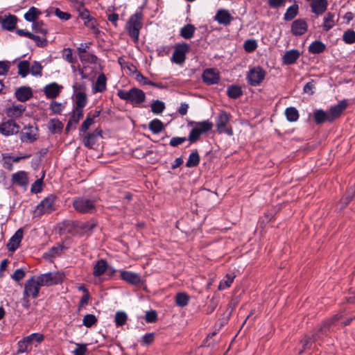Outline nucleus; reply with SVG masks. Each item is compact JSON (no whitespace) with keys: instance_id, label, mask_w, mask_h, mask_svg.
I'll return each instance as SVG.
<instances>
[{"instance_id":"obj_27","label":"nucleus","mask_w":355,"mask_h":355,"mask_svg":"<svg viewBox=\"0 0 355 355\" xmlns=\"http://www.w3.org/2000/svg\"><path fill=\"white\" fill-rule=\"evenodd\" d=\"M12 184L26 187L28 184V174L26 171H20L12 175Z\"/></svg>"},{"instance_id":"obj_12","label":"nucleus","mask_w":355,"mask_h":355,"mask_svg":"<svg viewBox=\"0 0 355 355\" xmlns=\"http://www.w3.org/2000/svg\"><path fill=\"white\" fill-rule=\"evenodd\" d=\"M19 130L20 126L13 119H8L0 123V132L4 136L16 135Z\"/></svg>"},{"instance_id":"obj_11","label":"nucleus","mask_w":355,"mask_h":355,"mask_svg":"<svg viewBox=\"0 0 355 355\" xmlns=\"http://www.w3.org/2000/svg\"><path fill=\"white\" fill-rule=\"evenodd\" d=\"M40 289V286L35 279V277H31L25 284L24 291V297H32L33 298H37L39 295Z\"/></svg>"},{"instance_id":"obj_13","label":"nucleus","mask_w":355,"mask_h":355,"mask_svg":"<svg viewBox=\"0 0 355 355\" xmlns=\"http://www.w3.org/2000/svg\"><path fill=\"white\" fill-rule=\"evenodd\" d=\"M348 102L346 99H343L339 101L337 105L331 106L327 112L330 118V123H332L336 119H338L346 110Z\"/></svg>"},{"instance_id":"obj_16","label":"nucleus","mask_w":355,"mask_h":355,"mask_svg":"<svg viewBox=\"0 0 355 355\" xmlns=\"http://www.w3.org/2000/svg\"><path fill=\"white\" fill-rule=\"evenodd\" d=\"M202 78L203 82L208 85L217 84L220 80L219 73L213 68L204 70Z\"/></svg>"},{"instance_id":"obj_7","label":"nucleus","mask_w":355,"mask_h":355,"mask_svg":"<svg viewBox=\"0 0 355 355\" xmlns=\"http://www.w3.org/2000/svg\"><path fill=\"white\" fill-rule=\"evenodd\" d=\"M266 72L260 66L251 68L246 76L247 82L252 87H257L261 85L265 79Z\"/></svg>"},{"instance_id":"obj_53","label":"nucleus","mask_w":355,"mask_h":355,"mask_svg":"<svg viewBox=\"0 0 355 355\" xmlns=\"http://www.w3.org/2000/svg\"><path fill=\"white\" fill-rule=\"evenodd\" d=\"M63 128V124L58 119H51L49 123V130L51 132L55 133L58 132H61Z\"/></svg>"},{"instance_id":"obj_17","label":"nucleus","mask_w":355,"mask_h":355,"mask_svg":"<svg viewBox=\"0 0 355 355\" xmlns=\"http://www.w3.org/2000/svg\"><path fill=\"white\" fill-rule=\"evenodd\" d=\"M308 30V24L305 19H297L293 21L291 24V33L295 36H301Z\"/></svg>"},{"instance_id":"obj_4","label":"nucleus","mask_w":355,"mask_h":355,"mask_svg":"<svg viewBox=\"0 0 355 355\" xmlns=\"http://www.w3.org/2000/svg\"><path fill=\"white\" fill-rule=\"evenodd\" d=\"M74 209L83 214H94L96 211L95 201L85 197L76 198L73 201Z\"/></svg>"},{"instance_id":"obj_49","label":"nucleus","mask_w":355,"mask_h":355,"mask_svg":"<svg viewBox=\"0 0 355 355\" xmlns=\"http://www.w3.org/2000/svg\"><path fill=\"white\" fill-rule=\"evenodd\" d=\"M79 59L81 62L86 64H96L98 61V58L91 53H86L83 55H80Z\"/></svg>"},{"instance_id":"obj_42","label":"nucleus","mask_w":355,"mask_h":355,"mask_svg":"<svg viewBox=\"0 0 355 355\" xmlns=\"http://www.w3.org/2000/svg\"><path fill=\"white\" fill-rule=\"evenodd\" d=\"M285 116L288 121L295 122L299 119L298 110L295 107H288L285 110Z\"/></svg>"},{"instance_id":"obj_29","label":"nucleus","mask_w":355,"mask_h":355,"mask_svg":"<svg viewBox=\"0 0 355 355\" xmlns=\"http://www.w3.org/2000/svg\"><path fill=\"white\" fill-rule=\"evenodd\" d=\"M37 139V128L33 126H27L24 128V132H22V141L33 142Z\"/></svg>"},{"instance_id":"obj_26","label":"nucleus","mask_w":355,"mask_h":355,"mask_svg":"<svg viewBox=\"0 0 355 355\" xmlns=\"http://www.w3.org/2000/svg\"><path fill=\"white\" fill-rule=\"evenodd\" d=\"M327 6V0H312L310 3L311 12L318 16L324 13Z\"/></svg>"},{"instance_id":"obj_64","label":"nucleus","mask_w":355,"mask_h":355,"mask_svg":"<svg viewBox=\"0 0 355 355\" xmlns=\"http://www.w3.org/2000/svg\"><path fill=\"white\" fill-rule=\"evenodd\" d=\"M185 141H187L185 137H173L171 139L169 145L172 147H177L183 144Z\"/></svg>"},{"instance_id":"obj_52","label":"nucleus","mask_w":355,"mask_h":355,"mask_svg":"<svg viewBox=\"0 0 355 355\" xmlns=\"http://www.w3.org/2000/svg\"><path fill=\"white\" fill-rule=\"evenodd\" d=\"M165 109V104L163 101L157 100L151 104V111L155 114H159L162 113Z\"/></svg>"},{"instance_id":"obj_1","label":"nucleus","mask_w":355,"mask_h":355,"mask_svg":"<svg viewBox=\"0 0 355 355\" xmlns=\"http://www.w3.org/2000/svg\"><path fill=\"white\" fill-rule=\"evenodd\" d=\"M117 96L133 105H139L146 101V94L140 89L133 87L129 90L119 89Z\"/></svg>"},{"instance_id":"obj_21","label":"nucleus","mask_w":355,"mask_h":355,"mask_svg":"<svg viewBox=\"0 0 355 355\" xmlns=\"http://www.w3.org/2000/svg\"><path fill=\"white\" fill-rule=\"evenodd\" d=\"M18 22V18L15 15L8 14L4 15L1 19V26L2 29L12 31L16 28L17 24Z\"/></svg>"},{"instance_id":"obj_5","label":"nucleus","mask_w":355,"mask_h":355,"mask_svg":"<svg viewBox=\"0 0 355 355\" xmlns=\"http://www.w3.org/2000/svg\"><path fill=\"white\" fill-rule=\"evenodd\" d=\"M56 196L50 194L44 198L34 210V216H39L44 214H49L54 211L55 208Z\"/></svg>"},{"instance_id":"obj_9","label":"nucleus","mask_w":355,"mask_h":355,"mask_svg":"<svg viewBox=\"0 0 355 355\" xmlns=\"http://www.w3.org/2000/svg\"><path fill=\"white\" fill-rule=\"evenodd\" d=\"M44 339L43 334L40 333H33L28 336L24 337L22 340H19L17 343L18 349L17 353H24L28 351V347L33 343L37 342L42 343Z\"/></svg>"},{"instance_id":"obj_41","label":"nucleus","mask_w":355,"mask_h":355,"mask_svg":"<svg viewBox=\"0 0 355 355\" xmlns=\"http://www.w3.org/2000/svg\"><path fill=\"white\" fill-rule=\"evenodd\" d=\"M107 78L104 73L98 75L94 87V92H103L106 89Z\"/></svg>"},{"instance_id":"obj_2","label":"nucleus","mask_w":355,"mask_h":355,"mask_svg":"<svg viewBox=\"0 0 355 355\" xmlns=\"http://www.w3.org/2000/svg\"><path fill=\"white\" fill-rule=\"evenodd\" d=\"M142 19V13L137 12L130 17L125 24V30L135 42L139 40V32L143 26Z\"/></svg>"},{"instance_id":"obj_62","label":"nucleus","mask_w":355,"mask_h":355,"mask_svg":"<svg viewBox=\"0 0 355 355\" xmlns=\"http://www.w3.org/2000/svg\"><path fill=\"white\" fill-rule=\"evenodd\" d=\"M87 352V345L78 343L73 353L74 355H85Z\"/></svg>"},{"instance_id":"obj_51","label":"nucleus","mask_w":355,"mask_h":355,"mask_svg":"<svg viewBox=\"0 0 355 355\" xmlns=\"http://www.w3.org/2000/svg\"><path fill=\"white\" fill-rule=\"evenodd\" d=\"M127 314L123 311H117L115 314L114 322L116 327H121L126 322Z\"/></svg>"},{"instance_id":"obj_30","label":"nucleus","mask_w":355,"mask_h":355,"mask_svg":"<svg viewBox=\"0 0 355 355\" xmlns=\"http://www.w3.org/2000/svg\"><path fill=\"white\" fill-rule=\"evenodd\" d=\"M107 269H108L107 261L101 259L98 260L94 266L92 274L94 277H98L103 275L107 271Z\"/></svg>"},{"instance_id":"obj_35","label":"nucleus","mask_w":355,"mask_h":355,"mask_svg":"<svg viewBox=\"0 0 355 355\" xmlns=\"http://www.w3.org/2000/svg\"><path fill=\"white\" fill-rule=\"evenodd\" d=\"M334 17L335 15L333 12H328L325 14L322 24V28L324 31H329L336 25Z\"/></svg>"},{"instance_id":"obj_57","label":"nucleus","mask_w":355,"mask_h":355,"mask_svg":"<svg viewBox=\"0 0 355 355\" xmlns=\"http://www.w3.org/2000/svg\"><path fill=\"white\" fill-rule=\"evenodd\" d=\"M243 47L246 52L251 53L257 48V43L254 40H248L245 42Z\"/></svg>"},{"instance_id":"obj_24","label":"nucleus","mask_w":355,"mask_h":355,"mask_svg":"<svg viewBox=\"0 0 355 355\" xmlns=\"http://www.w3.org/2000/svg\"><path fill=\"white\" fill-rule=\"evenodd\" d=\"M62 86L56 83H52L46 85L44 88V92L46 97L49 99H53L58 96L61 92Z\"/></svg>"},{"instance_id":"obj_44","label":"nucleus","mask_w":355,"mask_h":355,"mask_svg":"<svg viewBox=\"0 0 355 355\" xmlns=\"http://www.w3.org/2000/svg\"><path fill=\"white\" fill-rule=\"evenodd\" d=\"M196 31V28L193 25L191 24H188L184 26L180 30V35L186 39L189 40L193 37L194 33Z\"/></svg>"},{"instance_id":"obj_25","label":"nucleus","mask_w":355,"mask_h":355,"mask_svg":"<svg viewBox=\"0 0 355 355\" xmlns=\"http://www.w3.org/2000/svg\"><path fill=\"white\" fill-rule=\"evenodd\" d=\"M233 19V17L230 15L229 11L225 9L218 10L214 17V20H216L219 24H222L223 26L230 25Z\"/></svg>"},{"instance_id":"obj_36","label":"nucleus","mask_w":355,"mask_h":355,"mask_svg":"<svg viewBox=\"0 0 355 355\" xmlns=\"http://www.w3.org/2000/svg\"><path fill=\"white\" fill-rule=\"evenodd\" d=\"M40 15H42L41 10L34 6H32L24 14V17L27 21L34 23L37 21V19Z\"/></svg>"},{"instance_id":"obj_22","label":"nucleus","mask_w":355,"mask_h":355,"mask_svg":"<svg viewBox=\"0 0 355 355\" xmlns=\"http://www.w3.org/2000/svg\"><path fill=\"white\" fill-rule=\"evenodd\" d=\"M33 96V90L28 86L19 87L15 92V98L20 102H26L31 99Z\"/></svg>"},{"instance_id":"obj_60","label":"nucleus","mask_w":355,"mask_h":355,"mask_svg":"<svg viewBox=\"0 0 355 355\" xmlns=\"http://www.w3.org/2000/svg\"><path fill=\"white\" fill-rule=\"evenodd\" d=\"M31 40H33L36 45L40 47H44L48 44V41L45 37H42L33 33L31 37Z\"/></svg>"},{"instance_id":"obj_3","label":"nucleus","mask_w":355,"mask_h":355,"mask_svg":"<svg viewBox=\"0 0 355 355\" xmlns=\"http://www.w3.org/2000/svg\"><path fill=\"white\" fill-rule=\"evenodd\" d=\"M189 125L194 127L189 132L188 140L190 144L196 143L199 140L200 135L210 131L213 128V123L209 120H205L201 122L191 121Z\"/></svg>"},{"instance_id":"obj_8","label":"nucleus","mask_w":355,"mask_h":355,"mask_svg":"<svg viewBox=\"0 0 355 355\" xmlns=\"http://www.w3.org/2000/svg\"><path fill=\"white\" fill-rule=\"evenodd\" d=\"M35 279L41 287L58 284L62 282L63 277L58 272H47L35 277Z\"/></svg>"},{"instance_id":"obj_37","label":"nucleus","mask_w":355,"mask_h":355,"mask_svg":"<svg viewBox=\"0 0 355 355\" xmlns=\"http://www.w3.org/2000/svg\"><path fill=\"white\" fill-rule=\"evenodd\" d=\"M309 52L312 54H320L326 49V45L320 40L313 42L308 48Z\"/></svg>"},{"instance_id":"obj_14","label":"nucleus","mask_w":355,"mask_h":355,"mask_svg":"<svg viewBox=\"0 0 355 355\" xmlns=\"http://www.w3.org/2000/svg\"><path fill=\"white\" fill-rule=\"evenodd\" d=\"M341 315L336 314L332 316L331 318L324 320L318 330L315 331V333L319 334L320 336V339H322L323 336L327 335V334L330 331L331 326L334 325L336 322L341 319Z\"/></svg>"},{"instance_id":"obj_40","label":"nucleus","mask_w":355,"mask_h":355,"mask_svg":"<svg viewBox=\"0 0 355 355\" xmlns=\"http://www.w3.org/2000/svg\"><path fill=\"white\" fill-rule=\"evenodd\" d=\"M298 12L299 6L295 3L287 8L284 15V19L285 21H291L298 15Z\"/></svg>"},{"instance_id":"obj_19","label":"nucleus","mask_w":355,"mask_h":355,"mask_svg":"<svg viewBox=\"0 0 355 355\" xmlns=\"http://www.w3.org/2000/svg\"><path fill=\"white\" fill-rule=\"evenodd\" d=\"M100 114L101 110H95L93 113L89 112L79 128V135H82L86 133L89 127L94 123V119L98 117Z\"/></svg>"},{"instance_id":"obj_32","label":"nucleus","mask_w":355,"mask_h":355,"mask_svg":"<svg viewBox=\"0 0 355 355\" xmlns=\"http://www.w3.org/2000/svg\"><path fill=\"white\" fill-rule=\"evenodd\" d=\"M75 106L73 108L83 110L87 103V97L84 92H78L75 94Z\"/></svg>"},{"instance_id":"obj_63","label":"nucleus","mask_w":355,"mask_h":355,"mask_svg":"<svg viewBox=\"0 0 355 355\" xmlns=\"http://www.w3.org/2000/svg\"><path fill=\"white\" fill-rule=\"evenodd\" d=\"M157 319V312L154 310H150L146 311L145 315V320L148 323H153L156 322Z\"/></svg>"},{"instance_id":"obj_20","label":"nucleus","mask_w":355,"mask_h":355,"mask_svg":"<svg viewBox=\"0 0 355 355\" xmlns=\"http://www.w3.org/2000/svg\"><path fill=\"white\" fill-rule=\"evenodd\" d=\"M120 277L122 280L132 285H139L142 283L141 276L135 272L126 270H120Z\"/></svg>"},{"instance_id":"obj_50","label":"nucleus","mask_w":355,"mask_h":355,"mask_svg":"<svg viewBox=\"0 0 355 355\" xmlns=\"http://www.w3.org/2000/svg\"><path fill=\"white\" fill-rule=\"evenodd\" d=\"M97 322V318L93 314H87L83 319V324L87 328L96 325Z\"/></svg>"},{"instance_id":"obj_55","label":"nucleus","mask_w":355,"mask_h":355,"mask_svg":"<svg viewBox=\"0 0 355 355\" xmlns=\"http://www.w3.org/2000/svg\"><path fill=\"white\" fill-rule=\"evenodd\" d=\"M72 49L70 48L64 49L62 51V58L71 64L76 62V58L73 56Z\"/></svg>"},{"instance_id":"obj_56","label":"nucleus","mask_w":355,"mask_h":355,"mask_svg":"<svg viewBox=\"0 0 355 355\" xmlns=\"http://www.w3.org/2000/svg\"><path fill=\"white\" fill-rule=\"evenodd\" d=\"M96 226V222L94 220L82 223L80 229L84 232H91Z\"/></svg>"},{"instance_id":"obj_23","label":"nucleus","mask_w":355,"mask_h":355,"mask_svg":"<svg viewBox=\"0 0 355 355\" xmlns=\"http://www.w3.org/2000/svg\"><path fill=\"white\" fill-rule=\"evenodd\" d=\"M23 230L19 228L17 230L14 235L10 239L7 243V248L10 252H15L19 246V244L23 239Z\"/></svg>"},{"instance_id":"obj_18","label":"nucleus","mask_w":355,"mask_h":355,"mask_svg":"<svg viewBox=\"0 0 355 355\" xmlns=\"http://www.w3.org/2000/svg\"><path fill=\"white\" fill-rule=\"evenodd\" d=\"M83 116V110L73 108L65 128V132H69L71 130L75 129L76 124Z\"/></svg>"},{"instance_id":"obj_45","label":"nucleus","mask_w":355,"mask_h":355,"mask_svg":"<svg viewBox=\"0 0 355 355\" xmlns=\"http://www.w3.org/2000/svg\"><path fill=\"white\" fill-rule=\"evenodd\" d=\"M190 297L186 293H178L175 295V304L180 307L187 306L189 302Z\"/></svg>"},{"instance_id":"obj_59","label":"nucleus","mask_w":355,"mask_h":355,"mask_svg":"<svg viewBox=\"0 0 355 355\" xmlns=\"http://www.w3.org/2000/svg\"><path fill=\"white\" fill-rule=\"evenodd\" d=\"M64 106L62 103H58L57 101H53L50 103L49 109L51 110V112L54 114H61V112L62 111Z\"/></svg>"},{"instance_id":"obj_61","label":"nucleus","mask_w":355,"mask_h":355,"mask_svg":"<svg viewBox=\"0 0 355 355\" xmlns=\"http://www.w3.org/2000/svg\"><path fill=\"white\" fill-rule=\"evenodd\" d=\"M64 247L62 245H59L58 246H53L50 248L46 253L48 256L50 257H55L56 256L60 255Z\"/></svg>"},{"instance_id":"obj_6","label":"nucleus","mask_w":355,"mask_h":355,"mask_svg":"<svg viewBox=\"0 0 355 355\" xmlns=\"http://www.w3.org/2000/svg\"><path fill=\"white\" fill-rule=\"evenodd\" d=\"M231 119V114L227 112L222 111L218 114L216 121L217 132L219 134L225 133L229 136L233 135L232 126H227Z\"/></svg>"},{"instance_id":"obj_31","label":"nucleus","mask_w":355,"mask_h":355,"mask_svg":"<svg viewBox=\"0 0 355 355\" xmlns=\"http://www.w3.org/2000/svg\"><path fill=\"white\" fill-rule=\"evenodd\" d=\"M313 116L314 121L317 125H321L324 122L330 123V118L329 116L328 112L324 111L323 110H315L313 113Z\"/></svg>"},{"instance_id":"obj_34","label":"nucleus","mask_w":355,"mask_h":355,"mask_svg":"<svg viewBox=\"0 0 355 355\" xmlns=\"http://www.w3.org/2000/svg\"><path fill=\"white\" fill-rule=\"evenodd\" d=\"M70 1L73 3V6L78 12V16L82 19L89 17L90 12L89 10L85 7L84 3L82 1H80L79 0H70Z\"/></svg>"},{"instance_id":"obj_46","label":"nucleus","mask_w":355,"mask_h":355,"mask_svg":"<svg viewBox=\"0 0 355 355\" xmlns=\"http://www.w3.org/2000/svg\"><path fill=\"white\" fill-rule=\"evenodd\" d=\"M148 128L153 133L158 134L164 129V124L159 119H155L149 123Z\"/></svg>"},{"instance_id":"obj_39","label":"nucleus","mask_w":355,"mask_h":355,"mask_svg":"<svg viewBox=\"0 0 355 355\" xmlns=\"http://www.w3.org/2000/svg\"><path fill=\"white\" fill-rule=\"evenodd\" d=\"M318 340H320V336L318 333L313 332L311 336H305L304 338L301 340L303 349L300 352L306 350L308 348H310L312 343L315 342Z\"/></svg>"},{"instance_id":"obj_33","label":"nucleus","mask_w":355,"mask_h":355,"mask_svg":"<svg viewBox=\"0 0 355 355\" xmlns=\"http://www.w3.org/2000/svg\"><path fill=\"white\" fill-rule=\"evenodd\" d=\"M25 110L26 107L23 105H12L6 109V114L8 117H19Z\"/></svg>"},{"instance_id":"obj_10","label":"nucleus","mask_w":355,"mask_h":355,"mask_svg":"<svg viewBox=\"0 0 355 355\" xmlns=\"http://www.w3.org/2000/svg\"><path fill=\"white\" fill-rule=\"evenodd\" d=\"M190 51V46L187 43H178L175 45V51L171 61L178 64H182L186 60V55Z\"/></svg>"},{"instance_id":"obj_58","label":"nucleus","mask_w":355,"mask_h":355,"mask_svg":"<svg viewBox=\"0 0 355 355\" xmlns=\"http://www.w3.org/2000/svg\"><path fill=\"white\" fill-rule=\"evenodd\" d=\"M42 68L43 67L40 62L35 61L30 67V71L33 76H41Z\"/></svg>"},{"instance_id":"obj_48","label":"nucleus","mask_w":355,"mask_h":355,"mask_svg":"<svg viewBox=\"0 0 355 355\" xmlns=\"http://www.w3.org/2000/svg\"><path fill=\"white\" fill-rule=\"evenodd\" d=\"M32 28L35 33H40L44 37L48 33V30L46 27V25L42 20H39L33 23Z\"/></svg>"},{"instance_id":"obj_28","label":"nucleus","mask_w":355,"mask_h":355,"mask_svg":"<svg viewBox=\"0 0 355 355\" xmlns=\"http://www.w3.org/2000/svg\"><path fill=\"white\" fill-rule=\"evenodd\" d=\"M300 53L297 49L286 51L282 57V62L286 65L293 64L299 59Z\"/></svg>"},{"instance_id":"obj_47","label":"nucleus","mask_w":355,"mask_h":355,"mask_svg":"<svg viewBox=\"0 0 355 355\" xmlns=\"http://www.w3.org/2000/svg\"><path fill=\"white\" fill-rule=\"evenodd\" d=\"M18 74L25 78L30 71V64L27 60L20 61L17 64Z\"/></svg>"},{"instance_id":"obj_38","label":"nucleus","mask_w":355,"mask_h":355,"mask_svg":"<svg viewBox=\"0 0 355 355\" xmlns=\"http://www.w3.org/2000/svg\"><path fill=\"white\" fill-rule=\"evenodd\" d=\"M227 95L229 98L236 99L243 95V90L241 86L238 85H232L227 89Z\"/></svg>"},{"instance_id":"obj_43","label":"nucleus","mask_w":355,"mask_h":355,"mask_svg":"<svg viewBox=\"0 0 355 355\" xmlns=\"http://www.w3.org/2000/svg\"><path fill=\"white\" fill-rule=\"evenodd\" d=\"M200 160L199 153L197 150H195L189 155L186 166L188 168L196 167L199 164Z\"/></svg>"},{"instance_id":"obj_15","label":"nucleus","mask_w":355,"mask_h":355,"mask_svg":"<svg viewBox=\"0 0 355 355\" xmlns=\"http://www.w3.org/2000/svg\"><path fill=\"white\" fill-rule=\"evenodd\" d=\"M102 137V130L96 128L94 131L87 132L83 139L85 147L92 148L96 144L98 139Z\"/></svg>"},{"instance_id":"obj_54","label":"nucleus","mask_w":355,"mask_h":355,"mask_svg":"<svg viewBox=\"0 0 355 355\" xmlns=\"http://www.w3.org/2000/svg\"><path fill=\"white\" fill-rule=\"evenodd\" d=\"M343 41L347 44L355 43V31L353 30H347L344 32L343 35Z\"/></svg>"}]
</instances>
